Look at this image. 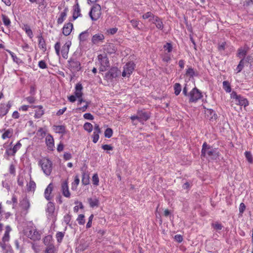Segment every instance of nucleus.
Segmentation results:
<instances>
[{"label": "nucleus", "instance_id": "1", "mask_svg": "<svg viewBox=\"0 0 253 253\" xmlns=\"http://www.w3.org/2000/svg\"><path fill=\"white\" fill-rule=\"evenodd\" d=\"M220 153L217 148H213L205 142L201 150V157L209 158L211 160H216L218 159Z\"/></svg>", "mask_w": 253, "mask_h": 253}, {"label": "nucleus", "instance_id": "2", "mask_svg": "<svg viewBox=\"0 0 253 253\" xmlns=\"http://www.w3.org/2000/svg\"><path fill=\"white\" fill-rule=\"evenodd\" d=\"M39 164L46 175L49 176L51 174L52 169V163L48 158H43L39 162Z\"/></svg>", "mask_w": 253, "mask_h": 253}, {"label": "nucleus", "instance_id": "3", "mask_svg": "<svg viewBox=\"0 0 253 253\" xmlns=\"http://www.w3.org/2000/svg\"><path fill=\"white\" fill-rule=\"evenodd\" d=\"M101 7L99 4H94L91 8L89 15L92 21H97L101 16Z\"/></svg>", "mask_w": 253, "mask_h": 253}, {"label": "nucleus", "instance_id": "4", "mask_svg": "<svg viewBox=\"0 0 253 253\" xmlns=\"http://www.w3.org/2000/svg\"><path fill=\"white\" fill-rule=\"evenodd\" d=\"M188 97L189 102L192 103L196 102L203 97V95L200 90L195 87L189 92Z\"/></svg>", "mask_w": 253, "mask_h": 253}, {"label": "nucleus", "instance_id": "5", "mask_svg": "<svg viewBox=\"0 0 253 253\" xmlns=\"http://www.w3.org/2000/svg\"><path fill=\"white\" fill-rule=\"evenodd\" d=\"M121 71L117 67H112L105 74V78L107 80L111 81L120 76Z\"/></svg>", "mask_w": 253, "mask_h": 253}, {"label": "nucleus", "instance_id": "6", "mask_svg": "<svg viewBox=\"0 0 253 253\" xmlns=\"http://www.w3.org/2000/svg\"><path fill=\"white\" fill-rule=\"evenodd\" d=\"M137 114L138 115L140 123H143L148 120L151 114L149 111H145L144 110H138Z\"/></svg>", "mask_w": 253, "mask_h": 253}, {"label": "nucleus", "instance_id": "7", "mask_svg": "<svg viewBox=\"0 0 253 253\" xmlns=\"http://www.w3.org/2000/svg\"><path fill=\"white\" fill-rule=\"evenodd\" d=\"M53 190V185L52 183H50L47 186L44 192V196L46 200L49 201L52 199L53 196L51 195V193Z\"/></svg>", "mask_w": 253, "mask_h": 253}, {"label": "nucleus", "instance_id": "8", "mask_svg": "<svg viewBox=\"0 0 253 253\" xmlns=\"http://www.w3.org/2000/svg\"><path fill=\"white\" fill-rule=\"evenodd\" d=\"M105 36L103 34L98 33L94 35L91 39V42L94 44H97L104 42Z\"/></svg>", "mask_w": 253, "mask_h": 253}, {"label": "nucleus", "instance_id": "9", "mask_svg": "<svg viewBox=\"0 0 253 253\" xmlns=\"http://www.w3.org/2000/svg\"><path fill=\"white\" fill-rule=\"evenodd\" d=\"M73 29V24L71 22L65 23L62 28V33L65 36H69Z\"/></svg>", "mask_w": 253, "mask_h": 253}, {"label": "nucleus", "instance_id": "10", "mask_svg": "<svg viewBox=\"0 0 253 253\" xmlns=\"http://www.w3.org/2000/svg\"><path fill=\"white\" fill-rule=\"evenodd\" d=\"M37 38L38 39V46L41 50L43 52H44L46 50V44L45 43V40L43 39L42 34L39 35Z\"/></svg>", "mask_w": 253, "mask_h": 253}, {"label": "nucleus", "instance_id": "11", "mask_svg": "<svg viewBox=\"0 0 253 253\" xmlns=\"http://www.w3.org/2000/svg\"><path fill=\"white\" fill-rule=\"evenodd\" d=\"M103 49L104 52H106L110 54L114 53L117 50V48L115 45L112 43H109L105 44L104 45Z\"/></svg>", "mask_w": 253, "mask_h": 253}, {"label": "nucleus", "instance_id": "12", "mask_svg": "<svg viewBox=\"0 0 253 253\" xmlns=\"http://www.w3.org/2000/svg\"><path fill=\"white\" fill-rule=\"evenodd\" d=\"M61 190L62 194L67 198H70L71 196L70 192L69 190L67 181H64L61 184Z\"/></svg>", "mask_w": 253, "mask_h": 253}, {"label": "nucleus", "instance_id": "13", "mask_svg": "<svg viewBox=\"0 0 253 253\" xmlns=\"http://www.w3.org/2000/svg\"><path fill=\"white\" fill-rule=\"evenodd\" d=\"M45 143L47 148L49 150H53L54 146V139L52 136L48 134L45 138Z\"/></svg>", "mask_w": 253, "mask_h": 253}, {"label": "nucleus", "instance_id": "14", "mask_svg": "<svg viewBox=\"0 0 253 253\" xmlns=\"http://www.w3.org/2000/svg\"><path fill=\"white\" fill-rule=\"evenodd\" d=\"M81 16H82L81 10L78 2H77L73 6V18L75 20Z\"/></svg>", "mask_w": 253, "mask_h": 253}, {"label": "nucleus", "instance_id": "15", "mask_svg": "<svg viewBox=\"0 0 253 253\" xmlns=\"http://www.w3.org/2000/svg\"><path fill=\"white\" fill-rule=\"evenodd\" d=\"M28 237L33 241H38L41 239V236L39 231L35 229L29 231Z\"/></svg>", "mask_w": 253, "mask_h": 253}, {"label": "nucleus", "instance_id": "16", "mask_svg": "<svg viewBox=\"0 0 253 253\" xmlns=\"http://www.w3.org/2000/svg\"><path fill=\"white\" fill-rule=\"evenodd\" d=\"M70 45V42H67L64 44V45L62 47L61 52L62 55L64 58L67 59L68 57V54L69 50Z\"/></svg>", "mask_w": 253, "mask_h": 253}, {"label": "nucleus", "instance_id": "17", "mask_svg": "<svg viewBox=\"0 0 253 253\" xmlns=\"http://www.w3.org/2000/svg\"><path fill=\"white\" fill-rule=\"evenodd\" d=\"M32 107L33 108H38V109L35 111L34 117L36 119L41 118L42 117V116L44 114V110H43V107L41 105H39L33 106Z\"/></svg>", "mask_w": 253, "mask_h": 253}, {"label": "nucleus", "instance_id": "18", "mask_svg": "<svg viewBox=\"0 0 253 253\" xmlns=\"http://www.w3.org/2000/svg\"><path fill=\"white\" fill-rule=\"evenodd\" d=\"M83 89L82 84L79 83L76 84L75 86V91L74 92L75 95L77 97L80 99L81 97H82L83 95V93L82 92V90Z\"/></svg>", "mask_w": 253, "mask_h": 253}, {"label": "nucleus", "instance_id": "19", "mask_svg": "<svg viewBox=\"0 0 253 253\" xmlns=\"http://www.w3.org/2000/svg\"><path fill=\"white\" fill-rule=\"evenodd\" d=\"M206 116L210 120H216L217 118V115L215 111L211 109H208L206 110Z\"/></svg>", "mask_w": 253, "mask_h": 253}, {"label": "nucleus", "instance_id": "20", "mask_svg": "<svg viewBox=\"0 0 253 253\" xmlns=\"http://www.w3.org/2000/svg\"><path fill=\"white\" fill-rule=\"evenodd\" d=\"M153 23L155 24L156 27L159 29L162 30L164 28V24L162 20L157 16H155L154 18L151 21Z\"/></svg>", "mask_w": 253, "mask_h": 253}, {"label": "nucleus", "instance_id": "21", "mask_svg": "<svg viewBox=\"0 0 253 253\" xmlns=\"http://www.w3.org/2000/svg\"><path fill=\"white\" fill-rule=\"evenodd\" d=\"M53 129L56 133L62 134V135L66 133V127L64 125L53 126Z\"/></svg>", "mask_w": 253, "mask_h": 253}, {"label": "nucleus", "instance_id": "22", "mask_svg": "<svg viewBox=\"0 0 253 253\" xmlns=\"http://www.w3.org/2000/svg\"><path fill=\"white\" fill-rule=\"evenodd\" d=\"M235 103L238 105L244 106L245 107L248 106L249 104L247 99L241 95H240L238 99L236 101Z\"/></svg>", "mask_w": 253, "mask_h": 253}, {"label": "nucleus", "instance_id": "23", "mask_svg": "<svg viewBox=\"0 0 253 253\" xmlns=\"http://www.w3.org/2000/svg\"><path fill=\"white\" fill-rule=\"evenodd\" d=\"M186 75L190 78H193L194 77H198L199 75V73L196 70L195 71L192 67H189L186 70Z\"/></svg>", "mask_w": 253, "mask_h": 253}, {"label": "nucleus", "instance_id": "24", "mask_svg": "<svg viewBox=\"0 0 253 253\" xmlns=\"http://www.w3.org/2000/svg\"><path fill=\"white\" fill-rule=\"evenodd\" d=\"M246 53L247 51L246 49L243 48H240L238 49L237 55L239 58L241 59L239 63H244V58L246 55Z\"/></svg>", "mask_w": 253, "mask_h": 253}, {"label": "nucleus", "instance_id": "25", "mask_svg": "<svg viewBox=\"0 0 253 253\" xmlns=\"http://www.w3.org/2000/svg\"><path fill=\"white\" fill-rule=\"evenodd\" d=\"M67 9L66 8L63 11L60 13L59 16L57 20V23L58 24H61L64 21L67 16Z\"/></svg>", "mask_w": 253, "mask_h": 253}, {"label": "nucleus", "instance_id": "26", "mask_svg": "<svg viewBox=\"0 0 253 253\" xmlns=\"http://www.w3.org/2000/svg\"><path fill=\"white\" fill-rule=\"evenodd\" d=\"M11 230V228L9 225H7L5 227V231L4 234L2 238V241L3 242L5 243V242L8 241L9 239V232Z\"/></svg>", "mask_w": 253, "mask_h": 253}, {"label": "nucleus", "instance_id": "27", "mask_svg": "<svg viewBox=\"0 0 253 253\" xmlns=\"http://www.w3.org/2000/svg\"><path fill=\"white\" fill-rule=\"evenodd\" d=\"M97 59L100 63H109L108 58L105 52L98 55Z\"/></svg>", "mask_w": 253, "mask_h": 253}, {"label": "nucleus", "instance_id": "28", "mask_svg": "<svg viewBox=\"0 0 253 253\" xmlns=\"http://www.w3.org/2000/svg\"><path fill=\"white\" fill-rule=\"evenodd\" d=\"M82 182L84 185H87L89 184V175L88 172H83L82 173Z\"/></svg>", "mask_w": 253, "mask_h": 253}, {"label": "nucleus", "instance_id": "29", "mask_svg": "<svg viewBox=\"0 0 253 253\" xmlns=\"http://www.w3.org/2000/svg\"><path fill=\"white\" fill-rule=\"evenodd\" d=\"M31 3H36L38 4L39 9L44 8L46 6L45 0H29Z\"/></svg>", "mask_w": 253, "mask_h": 253}, {"label": "nucleus", "instance_id": "30", "mask_svg": "<svg viewBox=\"0 0 253 253\" xmlns=\"http://www.w3.org/2000/svg\"><path fill=\"white\" fill-rule=\"evenodd\" d=\"M55 211V206L53 203L49 202L47 204L46 211L50 215H52Z\"/></svg>", "mask_w": 253, "mask_h": 253}, {"label": "nucleus", "instance_id": "31", "mask_svg": "<svg viewBox=\"0 0 253 253\" xmlns=\"http://www.w3.org/2000/svg\"><path fill=\"white\" fill-rule=\"evenodd\" d=\"M20 206L24 210H27L30 207V203L29 200L27 198H24L20 202Z\"/></svg>", "mask_w": 253, "mask_h": 253}, {"label": "nucleus", "instance_id": "32", "mask_svg": "<svg viewBox=\"0 0 253 253\" xmlns=\"http://www.w3.org/2000/svg\"><path fill=\"white\" fill-rule=\"evenodd\" d=\"M135 64H125L124 67V69L127 73L128 76H129L133 72Z\"/></svg>", "mask_w": 253, "mask_h": 253}, {"label": "nucleus", "instance_id": "33", "mask_svg": "<svg viewBox=\"0 0 253 253\" xmlns=\"http://www.w3.org/2000/svg\"><path fill=\"white\" fill-rule=\"evenodd\" d=\"M155 15L151 12H147L142 15V18L144 20L149 19L150 22H151L155 17Z\"/></svg>", "mask_w": 253, "mask_h": 253}, {"label": "nucleus", "instance_id": "34", "mask_svg": "<svg viewBox=\"0 0 253 253\" xmlns=\"http://www.w3.org/2000/svg\"><path fill=\"white\" fill-rule=\"evenodd\" d=\"M88 201L90 207L94 208L99 206V201L97 199H92V198L88 199Z\"/></svg>", "mask_w": 253, "mask_h": 253}, {"label": "nucleus", "instance_id": "35", "mask_svg": "<svg viewBox=\"0 0 253 253\" xmlns=\"http://www.w3.org/2000/svg\"><path fill=\"white\" fill-rule=\"evenodd\" d=\"M89 36V33L87 31L82 32L79 36V39L80 41L84 42L87 40Z\"/></svg>", "mask_w": 253, "mask_h": 253}, {"label": "nucleus", "instance_id": "36", "mask_svg": "<svg viewBox=\"0 0 253 253\" xmlns=\"http://www.w3.org/2000/svg\"><path fill=\"white\" fill-rule=\"evenodd\" d=\"M13 134L12 129H8L5 131L2 134L1 137L3 139H5L6 138H10Z\"/></svg>", "mask_w": 253, "mask_h": 253}, {"label": "nucleus", "instance_id": "37", "mask_svg": "<svg viewBox=\"0 0 253 253\" xmlns=\"http://www.w3.org/2000/svg\"><path fill=\"white\" fill-rule=\"evenodd\" d=\"M36 187V183L32 180H30L29 183L27 184V191H35Z\"/></svg>", "mask_w": 253, "mask_h": 253}, {"label": "nucleus", "instance_id": "38", "mask_svg": "<svg viewBox=\"0 0 253 253\" xmlns=\"http://www.w3.org/2000/svg\"><path fill=\"white\" fill-rule=\"evenodd\" d=\"M80 182V179L79 178L78 175H76L75 177L74 181L72 183V187L71 189L73 190H76L78 185H79Z\"/></svg>", "mask_w": 253, "mask_h": 253}, {"label": "nucleus", "instance_id": "39", "mask_svg": "<svg viewBox=\"0 0 253 253\" xmlns=\"http://www.w3.org/2000/svg\"><path fill=\"white\" fill-rule=\"evenodd\" d=\"M8 112V109L6 108L4 104H1L0 106V116L3 117Z\"/></svg>", "mask_w": 253, "mask_h": 253}, {"label": "nucleus", "instance_id": "40", "mask_svg": "<svg viewBox=\"0 0 253 253\" xmlns=\"http://www.w3.org/2000/svg\"><path fill=\"white\" fill-rule=\"evenodd\" d=\"M223 88L227 92L231 91L230 84L228 81H225L223 82Z\"/></svg>", "mask_w": 253, "mask_h": 253}, {"label": "nucleus", "instance_id": "41", "mask_svg": "<svg viewBox=\"0 0 253 253\" xmlns=\"http://www.w3.org/2000/svg\"><path fill=\"white\" fill-rule=\"evenodd\" d=\"M23 29L25 31L26 34L28 35V36L30 39H32L33 37V34L30 27L28 25H26L24 26V28Z\"/></svg>", "mask_w": 253, "mask_h": 253}, {"label": "nucleus", "instance_id": "42", "mask_svg": "<svg viewBox=\"0 0 253 253\" xmlns=\"http://www.w3.org/2000/svg\"><path fill=\"white\" fill-rule=\"evenodd\" d=\"M174 93L176 95L179 94L181 91V86L179 83H176L174 85Z\"/></svg>", "mask_w": 253, "mask_h": 253}, {"label": "nucleus", "instance_id": "43", "mask_svg": "<svg viewBox=\"0 0 253 253\" xmlns=\"http://www.w3.org/2000/svg\"><path fill=\"white\" fill-rule=\"evenodd\" d=\"M211 227L217 231L221 230L223 228V226L218 222L211 223Z\"/></svg>", "mask_w": 253, "mask_h": 253}, {"label": "nucleus", "instance_id": "44", "mask_svg": "<svg viewBox=\"0 0 253 253\" xmlns=\"http://www.w3.org/2000/svg\"><path fill=\"white\" fill-rule=\"evenodd\" d=\"M84 128L87 132H90L92 130L93 126L91 123L86 122L84 125Z\"/></svg>", "mask_w": 253, "mask_h": 253}, {"label": "nucleus", "instance_id": "45", "mask_svg": "<svg viewBox=\"0 0 253 253\" xmlns=\"http://www.w3.org/2000/svg\"><path fill=\"white\" fill-rule=\"evenodd\" d=\"M113 130L111 128H107L106 129L104 132V136L105 137L110 138L113 135Z\"/></svg>", "mask_w": 253, "mask_h": 253}, {"label": "nucleus", "instance_id": "46", "mask_svg": "<svg viewBox=\"0 0 253 253\" xmlns=\"http://www.w3.org/2000/svg\"><path fill=\"white\" fill-rule=\"evenodd\" d=\"M245 155L246 158L250 163H252L253 162V157L251 152L246 151L245 153Z\"/></svg>", "mask_w": 253, "mask_h": 253}, {"label": "nucleus", "instance_id": "47", "mask_svg": "<svg viewBox=\"0 0 253 253\" xmlns=\"http://www.w3.org/2000/svg\"><path fill=\"white\" fill-rule=\"evenodd\" d=\"M78 223L80 225H84L85 223L84 215L83 214H80L78 215L77 219Z\"/></svg>", "mask_w": 253, "mask_h": 253}, {"label": "nucleus", "instance_id": "48", "mask_svg": "<svg viewBox=\"0 0 253 253\" xmlns=\"http://www.w3.org/2000/svg\"><path fill=\"white\" fill-rule=\"evenodd\" d=\"M64 236V233L62 232H58L56 234V238L58 243H61Z\"/></svg>", "mask_w": 253, "mask_h": 253}, {"label": "nucleus", "instance_id": "49", "mask_svg": "<svg viewBox=\"0 0 253 253\" xmlns=\"http://www.w3.org/2000/svg\"><path fill=\"white\" fill-rule=\"evenodd\" d=\"M88 245L87 244H80L78 247L76 248V250H77V252H83L86 250L88 247Z\"/></svg>", "mask_w": 253, "mask_h": 253}, {"label": "nucleus", "instance_id": "50", "mask_svg": "<svg viewBox=\"0 0 253 253\" xmlns=\"http://www.w3.org/2000/svg\"><path fill=\"white\" fill-rule=\"evenodd\" d=\"M99 180L97 173L94 174L92 176L93 184L95 186H97L99 184Z\"/></svg>", "mask_w": 253, "mask_h": 253}, {"label": "nucleus", "instance_id": "51", "mask_svg": "<svg viewBox=\"0 0 253 253\" xmlns=\"http://www.w3.org/2000/svg\"><path fill=\"white\" fill-rule=\"evenodd\" d=\"M164 48L165 51H168L169 53L172 51V46L170 43L167 42L164 45Z\"/></svg>", "mask_w": 253, "mask_h": 253}, {"label": "nucleus", "instance_id": "52", "mask_svg": "<svg viewBox=\"0 0 253 253\" xmlns=\"http://www.w3.org/2000/svg\"><path fill=\"white\" fill-rule=\"evenodd\" d=\"M2 18L3 24L6 26H9L11 23L9 18L4 15H2Z\"/></svg>", "mask_w": 253, "mask_h": 253}, {"label": "nucleus", "instance_id": "53", "mask_svg": "<svg viewBox=\"0 0 253 253\" xmlns=\"http://www.w3.org/2000/svg\"><path fill=\"white\" fill-rule=\"evenodd\" d=\"M54 251H55L54 246L53 245L50 244L46 248L45 253H54Z\"/></svg>", "mask_w": 253, "mask_h": 253}, {"label": "nucleus", "instance_id": "54", "mask_svg": "<svg viewBox=\"0 0 253 253\" xmlns=\"http://www.w3.org/2000/svg\"><path fill=\"white\" fill-rule=\"evenodd\" d=\"M22 146L21 143H20V141H19L16 145L14 146L13 148H12V151H13V153H16V152L19 150Z\"/></svg>", "mask_w": 253, "mask_h": 253}, {"label": "nucleus", "instance_id": "55", "mask_svg": "<svg viewBox=\"0 0 253 253\" xmlns=\"http://www.w3.org/2000/svg\"><path fill=\"white\" fill-rule=\"evenodd\" d=\"M54 48L55 52L58 56L60 55V42H57L54 45Z\"/></svg>", "mask_w": 253, "mask_h": 253}, {"label": "nucleus", "instance_id": "56", "mask_svg": "<svg viewBox=\"0 0 253 253\" xmlns=\"http://www.w3.org/2000/svg\"><path fill=\"white\" fill-rule=\"evenodd\" d=\"M118 28H116V27H115V28H110L109 29L107 30V33L108 34H110V35H114L115 34H116L117 31H118Z\"/></svg>", "mask_w": 253, "mask_h": 253}, {"label": "nucleus", "instance_id": "57", "mask_svg": "<svg viewBox=\"0 0 253 253\" xmlns=\"http://www.w3.org/2000/svg\"><path fill=\"white\" fill-rule=\"evenodd\" d=\"M71 219V215L69 214H67L64 216V221L67 225H69Z\"/></svg>", "mask_w": 253, "mask_h": 253}, {"label": "nucleus", "instance_id": "58", "mask_svg": "<svg viewBox=\"0 0 253 253\" xmlns=\"http://www.w3.org/2000/svg\"><path fill=\"white\" fill-rule=\"evenodd\" d=\"M245 209H246V206H245V204L243 203H241L240 204V206H239L240 214H241L242 215V214L243 213V212H244V211H245Z\"/></svg>", "mask_w": 253, "mask_h": 253}, {"label": "nucleus", "instance_id": "59", "mask_svg": "<svg viewBox=\"0 0 253 253\" xmlns=\"http://www.w3.org/2000/svg\"><path fill=\"white\" fill-rule=\"evenodd\" d=\"M5 154L7 156H14L15 155V153H13L12 148H8L6 150Z\"/></svg>", "mask_w": 253, "mask_h": 253}, {"label": "nucleus", "instance_id": "60", "mask_svg": "<svg viewBox=\"0 0 253 253\" xmlns=\"http://www.w3.org/2000/svg\"><path fill=\"white\" fill-rule=\"evenodd\" d=\"M94 217V215L93 214H91L90 215V216L88 218V221L86 225V228H90L91 226V224H92V219H93V218Z\"/></svg>", "mask_w": 253, "mask_h": 253}, {"label": "nucleus", "instance_id": "61", "mask_svg": "<svg viewBox=\"0 0 253 253\" xmlns=\"http://www.w3.org/2000/svg\"><path fill=\"white\" fill-rule=\"evenodd\" d=\"M99 133L93 132L92 135V141L94 143H97L99 138Z\"/></svg>", "mask_w": 253, "mask_h": 253}, {"label": "nucleus", "instance_id": "62", "mask_svg": "<svg viewBox=\"0 0 253 253\" xmlns=\"http://www.w3.org/2000/svg\"><path fill=\"white\" fill-rule=\"evenodd\" d=\"M226 44V43L225 42L219 43L218 46V50L220 51L224 50Z\"/></svg>", "mask_w": 253, "mask_h": 253}, {"label": "nucleus", "instance_id": "63", "mask_svg": "<svg viewBox=\"0 0 253 253\" xmlns=\"http://www.w3.org/2000/svg\"><path fill=\"white\" fill-rule=\"evenodd\" d=\"M84 118L85 119L88 120H93L94 119L93 115H91L90 113H85L84 115Z\"/></svg>", "mask_w": 253, "mask_h": 253}, {"label": "nucleus", "instance_id": "64", "mask_svg": "<svg viewBox=\"0 0 253 253\" xmlns=\"http://www.w3.org/2000/svg\"><path fill=\"white\" fill-rule=\"evenodd\" d=\"M240 95H238L236 92L233 91L231 93V98L233 99H235V101L236 102L237 100V99H238Z\"/></svg>", "mask_w": 253, "mask_h": 253}]
</instances>
